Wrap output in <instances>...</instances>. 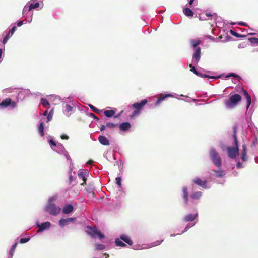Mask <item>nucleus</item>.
Segmentation results:
<instances>
[{"mask_svg":"<svg viewBox=\"0 0 258 258\" xmlns=\"http://www.w3.org/2000/svg\"><path fill=\"white\" fill-rule=\"evenodd\" d=\"M233 137L234 138L235 147H228L227 148V152L228 156L232 159H234L238 154L239 148L238 145V140L236 136L237 127L234 126L233 127Z\"/></svg>","mask_w":258,"mask_h":258,"instance_id":"f257e3e1","label":"nucleus"},{"mask_svg":"<svg viewBox=\"0 0 258 258\" xmlns=\"http://www.w3.org/2000/svg\"><path fill=\"white\" fill-rule=\"evenodd\" d=\"M56 200L54 197H51L49 200V203L45 207V211L52 215H57L58 214L61 209L57 207L54 204L52 203Z\"/></svg>","mask_w":258,"mask_h":258,"instance_id":"f03ea898","label":"nucleus"},{"mask_svg":"<svg viewBox=\"0 0 258 258\" xmlns=\"http://www.w3.org/2000/svg\"><path fill=\"white\" fill-rule=\"evenodd\" d=\"M241 100L240 95L236 94L231 95L229 99L225 100L224 103L228 108L232 109L235 107L238 103Z\"/></svg>","mask_w":258,"mask_h":258,"instance_id":"7ed1b4c3","label":"nucleus"},{"mask_svg":"<svg viewBox=\"0 0 258 258\" xmlns=\"http://www.w3.org/2000/svg\"><path fill=\"white\" fill-rule=\"evenodd\" d=\"M210 157L214 164L216 167H220L221 166V159L214 148H212L210 150Z\"/></svg>","mask_w":258,"mask_h":258,"instance_id":"20e7f679","label":"nucleus"},{"mask_svg":"<svg viewBox=\"0 0 258 258\" xmlns=\"http://www.w3.org/2000/svg\"><path fill=\"white\" fill-rule=\"evenodd\" d=\"M86 232L92 238H96L97 236L100 239H102L105 237L95 227L87 226Z\"/></svg>","mask_w":258,"mask_h":258,"instance_id":"39448f33","label":"nucleus"},{"mask_svg":"<svg viewBox=\"0 0 258 258\" xmlns=\"http://www.w3.org/2000/svg\"><path fill=\"white\" fill-rule=\"evenodd\" d=\"M17 106L16 103L12 101L10 98H7L3 99L1 103H0V108H5L7 107H10L11 109H13Z\"/></svg>","mask_w":258,"mask_h":258,"instance_id":"423d86ee","label":"nucleus"},{"mask_svg":"<svg viewBox=\"0 0 258 258\" xmlns=\"http://www.w3.org/2000/svg\"><path fill=\"white\" fill-rule=\"evenodd\" d=\"M201 58V48L198 47L196 48L192 56V62L196 64L198 63Z\"/></svg>","mask_w":258,"mask_h":258,"instance_id":"0eeeda50","label":"nucleus"},{"mask_svg":"<svg viewBox=\"0 0 258 258\" xmlns=\"http://www.w3.org/2000/svg\"><path fill=\"white\" fill-rule=\"evenodd\" d=\"M88 174L89 173L87 170L80 171L78 173V177L83 181V182L81 184V185L84 186L85 184H86V176L88 175Z\"/></svg>","mask_w":258,"mask_h":258,"instance_id":"6e6552de","label":"nucleus"},{"mask_svg":"<svg viewBox=\"0 0 258 258\" xmlns=\"http://www.w3.org/2000/svg\"><path fill=\"white\" fill-rule=\"evenodd\" d=\"M147 100L146 99H144L141 101V102H136L132 104V107L135 109H137L140 110L144 106H145L147 103Z\"/></svg>","mask_w":258,"mask_h":258,"instance_id":"1a4fd4ad","label":"nucleus"},{"mask_svg":"<svg viewBox=\"0 0 258 258\" xmlns=\"http://www.w3.org/2000/svg\"><path fill=\"white\" fill-rule=\"evenodd\" d=\"M193 182L196 185L201 186L203 188H207V181L206 180L202 181L200 178L196 177L193 180Z\"/></svg>","mask_w":258,"mask_h":258,"instance_id":"9d476101","label":"nucleus"},{"mask_svg":"<svg viewBox=\"0 0 258 258\" xmlns=\"http://www.w3.org/2000/svg\"><path fill=\"white\" fill-rule=\"evenodd\" d=\"M76 218H68L67 219L61 218L59 221V225L64 227L68 222H73L76 220Z\"/></svg>","mask_w":258,"mask_h":258,"instance_id":"9b49d317","label":"nucleus"},{"mask_svg":"<svg viewBox=\"0 0 258 258\" xmlns=\"http://www.w3.org/2000/svg\"><path fill=\"white\" fill-rule=\"evenodd\" d=\"M39 3L37 2L35 4H31L28 7L27 6H25L23 9V13H24L26 11H30L33 9L37 8L39 7Z\"/></svg>","mask_w":258,"mask_h":258,"instance_id":"f8f14e48","label":"nucleus"},{"mask_svg":"<svg viewBox=\"0 0 258 258\" xmlns=\"http://www.w3.org/2000/svg\"><path fill=\"white\" fill-rule=\"evenodd\" d=\"M182 197L184 201L185 204L187 205L188 203V193L187 187L182 188Z\"/></svg>","mask_w":258,"mask_h":258,"instance_id":"ddd939ff","label":"nucleus"},{"mask_svg":"<svg viewBox=\"0 0 258 258\" xmlns=\"http://www.w3.org/2000/svg\"><path fill=\"white\" fill-rule=\"evenodd\" d=\"M74 210L73 206L71 204H67L63 208L62 212L64 214H68L73 212Z\"/></svg>","mask_w":258,"mask_h":258,"instance_id":"4468645a","label":"nucleus"},{"mask_svg":"<svg viewBox=\"0 0 258 258\" xmlns=\"http://www.w3.org/2000/svg\"><path fill=\"white\" fill-rule=\"evenodd\" d=\"M173 96L172 94H160V96L159 97L158 99L156 102V105H158L160 102H161L162 101H163L165 98L167 97H173Z\"/></svg>","mask_w":258,"mask_h":258,"instance_id":"2eb2a0df","label":"nucleus"},{"mask_svg":"<svg viewBox=\"0 0 258 258\" xmlns=\"http://www.w3.org/2000/svg\"><path fill=\"white\" fill-rule=\"evenodd\" d=\"M98 140L99 142L105 146L109 145V141L108 139L104 136L100 135L98 137Z\"/></svg>","mask_w":258,"mask_h":258,"instance_id":"dca6fc26","label":"nucleus"},{"mask_svg":"<svg viewBox=\"0 0 258 258\" xmlns=\"http://www.w3.org/2000/svg\"><path fill=\"white\" fill-rule=\"evenodd\" d=\"M242 91L246 98L247 102V109H248L251 104V97L245 90L242 89Z\"/></svg>","mask_w":258,"mask_h":258,"instance_id":"f3484780","label":"nucleus"},{"mask_svg":"<svg viewBox=\"0 0 258 258\" xmlns=\"http://www.w3.org/2000/svg\"><path fill=\"white\" fill-rule=\"evenodd\" d=\"M198 216V214L192 215L191 214H187L184 217V221L186 222L194 221Z\"/></svg>","mask_w":258,"mask_h":258,"instance_id":"a211bd4d","label":"nucleus"},{"mask_svg":"<svg viewBox=\"0 0 258 258\" xmlns=\"http://www.w3.org/2000/svg\"><path fill=\"white\" fill-rule=\"evenodd\" d=\"M51 225V224L49 222H45L44 223H42L41 225H38L39 228L38 230V232L43 231L48 228H49Z\"/></svg>","mask_w":258,"mask_h":258,"instance_id":"6ab92c4d","label":"nucleus"},{"mask_svg":"<svg viewBox=\"0 0 258 258\" xmlns=\"http://www.w3.org/2000/svg\"><path fill=\"white\" fill-rule=\"evenodd\" d=\"M246 152H247V148L246 146L244 144L242 145V151L241 153V160L243 161H245L247 160V157H246Z\"/></svg>","mask_w":258,"mask_h":258,"instance_id":"aec40b11","label":"nucleus"},{"mask_svg":"<svg viewBox=\"0 0 258 258\" xmlns=\"http://www.w3.org/2000/svg\"><path fill=\"white\" fill-rule=\"evenodd\" d=\"M119 127L120 130L125 131L128 130L131 127V124L129 122H126L121 123Z\"/></svg>","mask_w":258,"mask_h":258,"instance_id":"412c9836","label":"nucleus"},{"mask_svg":"<svg viewBox=\"0 0 258 258\" xmlns=\"http://www.w3.org/2000/svg\"><path fill=\"white\" fill-rule=\"evenodd\" d=\"M120 239L126 242L127 244L130 245H132L133 244V241L128 236L125 235H123L120 236Z\"/></svg>","mask_w":258,"mask_h":258,"instance_id":"4be33fe9","label":"nucleus"},{"mask_svg":"<svg viewBox=\"0 0 258 258\" xmlns=\"http://www.w3.org/2000/svg\"><path fill=\"white\" fill-rule=\"evenodd\" d=\"M104 115L107 117H111L115 114V111L113 110H107L104 112Z\"/></svg>","mask_w":258,"mask_h":258,"instance_id":"5701e85b","label":"nucleus"},{"mask_svg":"<svg viewBox=\"0 0 258 258\" xmlns=\"http://www.w3.org/2000/svg\"><path fill=\"white\" fill-rule=\"evenodd\" d=\"M184 14L188 17H192L194 16V12L188 8H185L183 10Z\"/></svg>","mask_w":258,"mask_h":258,"instance_id":"b1692460","label":"nucleus"},{"mask_svg":"<svg viewBox=\"0 0 258 258\" xmlns=\"http://www.w3.org/2000/svg\"><path fill=\"white\" fill-rule=\"evenodd\" d=\"M38 132H39V133L40 134V135L42 137H43L44 136V122H41L40 123V125H39V126L38 127Z\"/></svg>","mask_w":258,"mask_h":258,"instance_id":"393cba45","label":"nucleus"},{"mask_svg":"<svg viewBox=\"0 0 258 258\" xmlns=\"http://www.w3.org/2000/svg\"><path fill=\"white\" fill-rule=\"evenodd\" d=\"M17 245H18V243L17 242H16L12 246V247L9 251V254L10 255V257L9 258H12L14 253V251H15Z\"/></svg>","mask_w":258,"mask_h":258,"instance_id":"a878e982","label":"nucleus"},{"mask_svg":"<svg viewBox=\"0 0 258 258\" xmlns=\"http://www.w3.org/2000/svg\"><path fill=\"white\" fill-rule=\"evenodd\" d=\"M213 171L216 173L215 176L217 177H222V176H223L225 175V172L223 170L217 171V170H213Z\"/></svg>","mask_w":258,"mask_h":258,"instance_id":"bb28decb","label":"nucleus"},{"mask_svg":"<svg viewBox=\"0 0 258 258\" xmlns=\"http://www.w3.org/2000/svg\"><path fill=\"white\" fill-rule=\"evenodd\" d=\"M202 196V192L200 191H197L191 195V198L194 199H199Z\"/></svg>","mask_w":258,"mask_h":258,"instance_id":"cd10ccee","label":"nucleus"},{"mask_svg":"<svg viewBox=\"0 0 258 258\" xmlns=\"http://www.w3.org/2000/svg\"><path fill=\"white\" fill-rule=\"evenodd\" d=\"M192 46L194 48H197V46L201 44V41L200 40H191L190 41Z\"/></svg>","mask_w":258,"mask_h":258,"instance_id":"c85d7f7f","label":"nucleus"},{"mask_svg":"<svg viewBox=\"0 0 258 258\" xmlns=\"http://www.w3.org/2000/svg\"><path fill=\"white\" fill-rule=\"evenodd\" d=\"M115 243L116 245L118 246L124 247L126 246V245L118 238L115 239Z\"/></svg>","mask_w":258,"mask_h":258,"instance_id":"c756f323","label":"nucleus"},{"mask_svg":"<svg viewBox=\"0 0 258 258\" xmlns=\"http://www.w3.org/2000/svg\"><path fill=\"white\" fill-rule=\"evenodd\" d=\"M106 126L109 128L114 129L118 126V124H115L112 122H108L106 123Z\"/></svg>","mask_w":258,"mask_h":258,"instance_id":"7c9ffc66","label":"nucleus"},{"mask_svg":"<svg viewBox=\"0 0 258 258\" xmlns=\"http://www.w3.org/2000/svg\"><path fill=\"white\" fill-rule=\"evenodd\" d=\"M89 106L91 110L95 113H100L101 112V110L97 109L96 107H94L93 105L91 104H89Z\"/></svg>","mask_w":258,"mask_h":258,"instance_id":"2f4dec72","label":"nucleus"},{"mask_svg":"<svg viewBox=\"0 0 258 258\" xmlns=\"http://www.w3.org/2000/svg\"><path fill=\"white\" fill-rule=\"evenodd\" d=\"M141 111L140 110L135 109V110L132 113V115L130 116L131 118H134L137 116H138L140 114Z\"/></svg>","mask_w":258,"mask_h":258,"instance_id":"473e14b6","label":"nucleus"},{"mask_svg":"<svg viewBox=\"0 0 258 258\" xmlns=\"http://www.w3.org/2000/svg\"><path fill=\"white\" fill-rule=\"evenodd\" d=\"M42 104L44 106L46 107L47 106H49L50 104L49 102L45 98H42L41 100Z\"/></svg>","mask_w":258,"mask_h":258,"instance_id":"72a5a7b5","label":"nucleus"},{"mask_svg":"<svg viewBox=\"0 0 258 258\" xmlns=\"http://www.w3.org/2000/svg\"><path fill=\"white\" fill-rule=\"evenodd\" d=\"M230 33L233 35V36H234L237 38H239V37H244V36H242L238 33H237V32L231 30H230Z\"/></svg>","mask_w":258,"mask_h":258,"instance_id":"f704fd0d","label":"nucleus"},{"mask_svg":"<svg viewBox=\"0 0 258 258\" xmlns=\"http://www.w3.org/2000/svg\"><path fill=\"white\" fill-rule=\"evenodd\" d=\"M189 67L190 68V71H192L195 74H196V75H199V73L197 71L196 69H195L194 66L190 64L189 65Z\"/></svg>","mask_w":258,"mask_h":258,"instance_id":"c9c22d12","label":"nucleus"},{"mask_svg":"<svg viewBox=\"0 0 258 258\" xmlns=\"http://www.w3.org/2000/svg\"><path fill=\"white\" fill-rule=\"evenodd\" d=\"M96 250H103L105 248V246L102 244H98L95 245Z\"/></svg>","mask_w":258,"mask_h":258,"instance_id":"e433bc0d","label":"nucleus"},{"mask_svg":"<svg viewBox=\"0 0 258 258\" xmlns=\"http://www.w3.org/2000/svg\"><path fill=\"white\" fill-rule=\"evenodd\" d=\"M248 40L251 43L258 44V38H250Z\"/></svg>","mask_w":258,"mask_h":258,"instance_id":"4c0bfd02","label":"nucleus"},{"mask_svg":"<svg viewBox=\"0 0 258 258\" xmlns=\"http://www.w3.org/2000/svg\"><path fill=\"white\" fill-rule=\"evenodd\" d=\"M73 110V108L72 107L69 105V104H67L65 106V110L66 112H67L68 113L69 112H70L72 111Z\"/></svg>","mask_w":258,"mask_h":258,"instance_id":"58836bf2","label":"nucleus"},{"mask_svg":"<svg viewBox=\"0 0 258 258\" xmlns=\"http://www.w3.org/2000/svg\"><path fill=\"white\" fill-rule=\"evenodd\" d=\"M234 77V78H240V77H239L238 75H236V74H234V73H229V74H228L226 76V78H228V77Z\"/></svg>","mask_w":258,"mask_h":258,"instance_id":"ea45409f","label":"nucleus"},{"mask_svg":"<svg viewBox=\"0 0 258 258\" xmlns=\"http://www.w3.org/2000/svg\"><path fill=\"white\" fill-rule=\"evenodd\" d=\"M10 38L9 33L7 34L3 39V43L5 44Z\"/></svg>","mask_w":258,"mask_h":258,"instance_id":"a19ab883","label":"nucleus"},{"mask_svg":"<svg viewBox=\"0 0 258 258\" xmlns=\"http://www.w3.org/2000/svg\"><path fill=\"white\" fill-rule=\"evenodd\" d=\"M115 180H116V184L119 186V187H120L121 185V178L119 177H118L116 178Z\"/></svg>","mask_w":258,"mask_h":258,"instance_id":"79ce46f5","label":"nucleus"},{"mask_svg":"<svg viewBox=\"0 0 258 258\" xmlns=\"http://www.w3.org/2000/svg\"><path fill=\"white\" fill-rule=\"evenodd\" d=\"M29 238H22L20 239V243L21 244L25 243L29 240Z\"/></svg>","mask_w":258,"mask_h":258,"instance_id":"37998d69","label":"nucleus"},{"mask_svg":"<svg viewBox=\"0 0 258 258\" xmlns=\"http://www.w3.org/2000/svg\"><path fill=\"white\" fill-rule=\"evenodd\" d=\"M52 115H53V113H52V110H51L47 115V119L48 122L51 120V119L52 118Z\"/></svg>","mask_w":258,"mask_h":258,"instance_id":"c03bdc74","label":"nucleus"},{"mask_svg":"<svg viewBox=\"0 0 258 258\" xmlns=\"http://www.w3.org/2000/svg\"><path fill=\"white\" fill-rule=\"evenodd\" d=\"M16 30V27L14 26L9 30V34H11V36L13 35V33Z\"/></svg>","mask_w":258,"mask_h":258,"instance_id":"a18cd8bd","label":"nucleus"},{"mask_svg":"<svg viewBox=\"0 0 258 258\" xmlns=\"http://www.w3.org/2000/svg\"><path fill=\"white\" fill-rule=\"evenodd\" d=\"M49 144L51 146H56V144L55 143V142L52 140V139H50L48 141Z\"/></svg>","mask_w":258,"mask_h":258,"instance_id":"49530a36","label":"nucleus"},{"mask_svg":"<svg viewBox=\"0 0 258 258\" xmlns=\"http://www.w3.org/2000/svg\"><path fill=\"white\" fill-rule=\"evenodd\" d=\"M89 116L93 118L95 120H99V118L98 117H97L96 115H95L93 113H90L89 114Z\"/></svg>","mask_w":258,"mask_h":258,"instance_id":"de8ad7c7","label":"nucleus"},{"mask_svg":"<svg viewBox=\"0 0 258 258\" xmlns=\"http://www.w3.org/2000/svg\"><path fill=\"white\" fill-rule=\"evenodd\" d=\"M73 176L72 175L71 172H70V176H69V184H71L73 181Z\"/></svg>","mask_w":258,"mask_h":258,"instance_id":"09e8293b","label":"nucleus"},{"mask_svg":"<svg viewBox=\"0 0 258 258\" xmlns=\"http://www.w3.org/2000/svg\"><path fill=\"white\" fill-rule=\"evenodd\" d=\"M163 241V240H161V241H156L154 243L153 246H157L160 245Z\"/></svg>","mask_w":258,"mask_h":258,"instance_id":"8fccbe9b","label":"nucleus"},{"mask_svg":"<svg viewBox=\"0 0 258 258\" xmlns=\"http://www.w3.org/2000/svg\"><path fill=\"white\" fill-rule=\"evenodd\" d=\"M60 137L63 140V139L68 140L69 138L68 136H67V135H64V134L61 135Z\"/></svg>","mask_w":258,"mask_h":258,"instance_id":"3c124183","label":"nucleus"},{"mask_svg":"<svg viewBox=\"0 0 258 258\" xmlns=\"http://www.w3.org/2000/svg\"><path fill=\"white\" fill-rule=\"evenodd\" d=\"M95 196V195L94 192H90L89 193V196H88L89 197H90V198H94Z\"/></svg>","mask_w":258,"mask_h":258,"instance_id":"603ef678","label":"nucleus"},{"mask_svg":"<svg viewBox=\"0 0 258 258\" xmlns=\"http://www.w3.org/2000/svg\"><path fill=\"white\" fill-rule=\"evenodd\" d=\"M198 76H200L202 77H203V78H207V77H209L208 75H206V74H200L199 73V75Z\"/></svg>","mask_w":258,"mask_h":258,"instance_id":"864d4df0","label":"nucleus"},{"mask_svg":"<svg viewBox=\"0 0 258 258\" xmlns=\"http://www.w3.org/2000/svg\"><path fill=\"white\" fill-rule=\"evenodd\" d=\"M206 37L207 38H208V39H210L211 40H214V39H215L214 38L213 36H210V35H207V36H206Z\"/></svg>","mask_w":258,"mask_h":258,"instance_id":"5fc2aeb1","label":"nucleus"},{"mask_svg":"<svg viewBox=\"0 0 258 258\" xmlns=\"http://www.w3.org/2000/svg\"><path fill=\"white\" fill-rule=\"evenodd\" d=\"M106 127V126L105 125H101L100 126V129L101 131H103V130H105Z\"/></svg>","mask_w":258,"mask_h":258,"instance_id":"6e6d98bb","label":"nucleus"},{"mask_svg":"<svg viewBox=\"0 0 258 258\" xmlns=\"http://www.w3.org/2000/svg\"><path fill=\"white\" fill-rule=\"evenodd\" d=\"M237 167L238 168H240L242 167V164L240 163V162H237Z\"/></svg>","mask_w":258,"mask_h":258,"instance_id":"4d7b16f0","label":"nucleus"},{"mask_svg":"<svg viewBox=\"0 0 258 258\" xmlns=\"http://www.w3.org/2000/svg\"><path fill=\"white\" fill-rule=\"evenodd\" d=\"M23 24V21H19L18 23H17V26L18 27H20L21 26H22Z\"/></svg>","mask_w":258,"mask_h":258,"instance_id":"13d9d810","label":"nucleus"},{"mask_svg":"<svg viewBox=\"0 0 258 258\" xmlns=\"http://www.w3.org/2000/svg\"><path fill=\"white\" fill-rule=\"evenodd\" d=\"M206 16H207V17H210V16H213V14H212L211 13L206 12Z\"/></svg>","mask_w":258,"mask_h":258,"instance_id":"bf43d9fd","label":"nucleus"},{"mask_svg":"<svg viewBox=\"0 0 258 258\" xmlns=\"http://www.w3.org/2000/svg\"><path fill=\"white\" fill-rule=\"evenodd\" d=\"M47 113H48V112L47 111H45L44 112V113H43V116H46L47 115Z\"/></svg>","mask_w":258,"mask_h":258,"instance_id":"052dcab7","label":"nucleus"},{"mask_svg":"<svg viewBox=\"0 0 258 258\" xmlns=\"http://www.w3.org/2000/svg\"><path fill=\"white\" fill-rule=\"evenodd\" d=\"M194 1V0H190L189 2V4L190 5H191L193 4Z\"/></svg>","mask_w":258,"mask_h":258,"instance_id":"680f3d73","label":"nucleus"},{"mask_svg":"<svg viewBox=\"0 0 258 258\" xmlns=\"http://www.w3.org/2000/svg\"><path fill=\"white\" fill-rule=\"evenodd\" d=\"M239 25H241V26H245V24L243 23V22H240L238 23Z\"/></svg>","mask_w":258,"mask_h":258,"instance_id":"e2e57ef3","label":"nucleus"},{"mask_svg":"<svg viewBox=\"0 0 258 258\" xmlns=\"http://www.w3.org/2000/svg\"><path fill=\"white\" fill-rule=\"evenodd\" d=\"M2 49H0V58H1L2 57Z\"/></svg>","mask_w":258,"mask_h":258,"instance_id":"0e129e2a","label":"nucleus"},{"mask_svg":"<svg viewBox=\"0 0 258 258\" xmlns=\"http://www.w3.org/2000/svg\"><path fill=\"white\" fill-rule=\"evenodd\" d=\"M188 227H188V225H187V226L185 227V231L187 230V229H188Z\"/></svg>","mask_w":258,"mask_h":258,"instance_id":"69168bd1","label":"nucleus"},{"mask_svg":"<svg viewBox=\"0 0 258 258\" xmlns=\"http://www.w3.org/2000/svg\"><path fill=\"white\" fill-rule=\"evenodd\" d=\"M211 78H212V79H215L216 78L215 77H210Z\"/></svg>","mask_w":258,"mask_h":258,"instance_id":"338daca9","label":"nucleus"},{"mask_svg":"<svg viewBox=\"0 0 258 258\" xmlns=\"http://www.w3.org/2000/svg\"><path fill=\"white\" fill-rule=\"evenodd\" d=\"M92 162V161H89L88 162V163H89V164H91Z\"/></svg>","mask_w":258,"mask_h":258,"instance_id":"774afa93","label":"nucleus"}]
</instances>
